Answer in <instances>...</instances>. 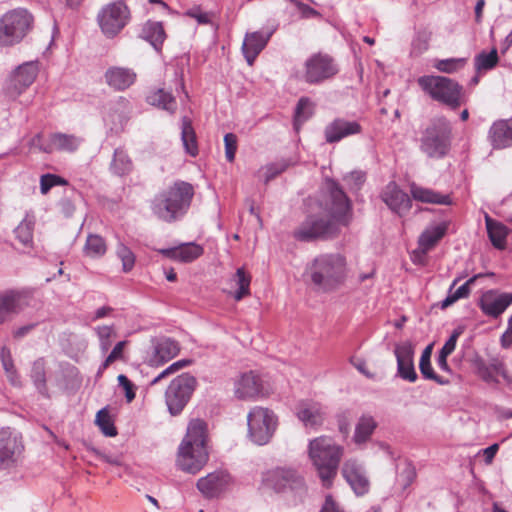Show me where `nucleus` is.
Instances as JSON below:
<instances>
[{
  "label": "nucleus",
  "instance_id": "obj_1",
  "mask_svg": "<svg viewBox=\"0 0 512 512\" xmlns=\"http://www.w3.org/2000/svg\"><path fill=\"white\" fill-rule=\"evenodd\" d=\"M324 214H311L293 231V237L300 242L328 240L340 233L341 226H347L351 219L352 204L338 182L327 178L319 200Z\"/></svg>",
  "mask_w": 512,
  "mask_h": 512
},
{
  "label": "nucleus",
  "instance_id": "obj_2",
  "mask_svg": "<svg viewBox=\"0 0 512 512\" xmlns=\"http://www.w3.org/2000/svg\"><path fill=\"white\" fill-rule=\"evenodd\" d=\"M207 439V423L201 419L191 420L177 451L176 465L180 470L197 474L204 468L209 460Z\"/></svg>",
  "mask_w": 512,
  "mask_h": 512
},
{
  "label": "nucleus",
  "instance_id": "obj_3",
  "mask_svg": "<svg viewBox=\"0 0 512 512\" xmlns=\"http://www.w3.org/2000/svg\"><path fill=\"white\" fill-rule=\"evenodd\" d=\"M305 273L316 291L333 292L347 279V261L340 253L320 254L307 264Z\"/></svg>",
  "mask_w": 512,
  "mask_h": 512
},
{
  "label": "nucleus",
  "instance_id": "obj_4",
  "mask_svg": "<svg viewBox=\"0 0 512 512\" xmlns=\"http://www.w3.org/2000/svg\"><path fill=\"white\" fill-rule=\"evenodd\" d=\"M193 196L194 188L190 183L176 181L154 197L151 203L152 212L166 223L176 222L187 213Z\"/></svg>",
  "mask_w": 512,
  "mask_h": 512
},
{
  "label": "nucleus",
  "instance_id": "obj_5",
  "mask_svg": "<svg viewBox=\"0 0 512 512\" xmlns=\"http://www.w3.org/2000/svg\"><path fill=\"white\" fill-rule=\"evenodd\" d=\"M308 452L322 485L330 488L337 476L344 448L332 438L320 436L309 442Z\"/></svg>",
  "mask_w": 512,
  "mask_h": 512
},
{
  "label": "nucleus",
  "instance_id": "obj_6",
  "mask_svg": "<svg viewBox=\"0 0 512 512\" xmlns=\"http://www.w3.org/2000/svg\"><path fill=\"white\" fill-rule=\"evenodd\" d=\"M451 145V125L443 116L432 119L422 132L420 150L429 158H443Z\"/></svg>",
  "mask_w": 512,
  "mask_h": 512
},
{
  "label": "nucleus",
  "instance_id": "obj_7",
  "mask_svg": "<svg viewBox=\"0 0 512 512\" xmlns=\"http://www.w3.org/2000/svg\"><path fill=\"white\" fill-rule=\"evenodd\" d=\"M420 88L433 100L457 109L461 105L463 87L455 80L438 75H424L417 80Z\"/></svg>",
  "mask_w": 512,
  "mask_h": 512
},
{
  "label": "nucleus",
  "instance_id": "obj_8",
  "mask_svg": "<svg viewBox=\"0 0 512 512\" xmlns=\"http://www.w3.org/2000/svg\"><path fill=\"white\" fill-rule=\"evenodd\" d=\"M33 16L24 8L6 12L0 18V46H13L23 40L32 29Z\"/></svg>",
  "mask_w": 512,
  "mask_h": 512
},
{
  "label": "nucleus",
  "instance_id": "obj_9",
  "mask_svg": "<svg viewBox=\"0 0 512 512\" xmlns=\"http://www.w3.org/2000/svg\"><path fill=\"white\" fill-rule=\"evenodd\" d=\"M247 425L251 441L257 445H265L273 437L278 420L272 410L255 406L247 415Z\"/></svg>",
  "mask_w": 512,
  "mask_h": 512
},
{
  "label": "nucleus",
  "instance_id": "obj_10",
  "mask_svg": "<svg viewBox=\"0 0 512 512\" xmlns=\"http://www.w3.org/2000/svg\"><path fill=\"white\" fill-rule=\"evenodd\" d=\"M196 384V378L189 373H183L171 381L165 392V403L172 416H177L183 411Z\"/></svg>",
  "mask_w": 512,
  "mask_h": 512
},
{
  "label": "nucleus",
  "instance_id": "obj_11",
  "mask_svg": "<svg viewBox=\"0 0 512 512\" xmlns=\"http://www.w3.org/2000/svg\"><path fill=\"white\" fill-rule=\"evenodd\" d=\"M130 10L124 1L118 0L103 6L97 14V22L107 38L119 34L128 24Z\"/></svg>",
  "mask_w": 512,
  "mask_h": 512
},
{
  "label": "nucleus",
  "instance_id": "obj_12",
  "mask_svg": "<svg viewBox=\"0 0 512 512\" xmlns=\"http://www.w3.org/2000/svg\"><path fill=\"white\" fill-rule=\"evenodd\" d=\"M303 78L306 83L318 85L333 78L338 72V65L328 54L316 53L305 61Z\"/></svg>",
  "mask_w": 512,
  "mask_h": 512
},
{
  "label": "nucleus",
  "instance_id": "obj_13",
  "mask_svg": "<svg viewBox=\"0 0 512 512\" xmlns=\"http://www.w3.org/2000/svg\"><path fill=\"white\" fill-rule=\"evenodd\" d=\"M262 486L276 493H282L287 489H302L304 487V480L294 469L278 467L263 473Z\"/></svg>",
  "mask_w": 512,
  "mask_h": 512
},
{
  "label": "nucleus",
  "instance_id": "obj_14",
  "mask_svg": "<svg viewBox=\"0 0 512 512\" xmlns=\"http://www.w3.org/2000/svg\"><path fill=\"white\" fill-rule=\"evenodd\" d=\"M24 446L22 437L9 427L0 430V470L16 466Z\"/></svg>",
  "mask_w": 512,
  "mask_h": 512
},
{
  "label": "nucleus",
  "instance_id": "obj_15",
  "mask_svg": "<svg viewBox=\"0 0 512 512\" xmlns=\"http://www.w3.org/2000/svg\"><path fill=\"white\" fill-rule=\"evenodd\" d=\"M39 72L38 63L29 61L19 65L6 82V92L11 98L22 94L35 81Z\"/></svg>",
  "mask_w": 512,
  "mask_h": 512
},
{
  "label": "nucleus",
  "instance_id": "obj_16",
  "mask_svg": "<svg viewBox=\"0 0 512 512\" xmlns=\"http://www.w3.org/2000/svg\"><path fill=\"white\" fill-rule=\"evenodd\" d=\"M232 484L231 475L225 470H216L197 481V489L205 498H218Z\"/></svg>",
  "mask_w": 512,
  "mask_h": 512
},
{
  "label": "nucleus",
  "instance_id": "obj_17",
  "mask_svg": "<svg viewBox=\"0 0 512 512\" xmlns=\"http://www.w3.org/2000/svg\"><path fill=\"white\" fill-rule=\"evenodd\" d=\"M180 352L179 343L169 337H159L152 340L151 352L147 363L151 367H160L172 360Z\"/></svg>",
  "mask_w": 512,
  "mask_h": 512
},
{
  "label": "nucleus",
  "instance_id": "obj_18",
  "mask_svg": "<svg viewBox=\"0 0 512 512\" xmlns=\"http://www.w3.org/2000/svg\"><path fill=\"white\" fill-rule=\"evenodd\" d=\"M394 355L397 361V376L414 383L418 375L414 366V346L410 341L395 344Z\"/></svg>",
  "mask_w": 512,
  "mask_h": 512
},
{
  "label": "nucleus",
  "instance_id": "obj_19",
  "mask_svg": "<svg viewBox=\"0 0 512 512\" xmlns=\"http://www.w3.org/2000/svg\"><path fill=\"white\" fill-rule=\"evenodd\" d=\"M341 473L357 496L368 493L370 482L364 467L357 460L349 459L345 461Z\"/></svg>",
  "mask_w": 512,
  "mask_h": 512
},
{
  "label": "nucleus",
  "instance_id": "obj_20",
  "mask_svg": "<svg viewBox=\"0 0 512 512\" xmlns=\"http://www.w3.org/2000/svg\"><path fill=\"white\" fill-rule=\"evenodd\" d=\"M381 199L394 214L400 217L405 216L412 206L408 194L395 182H390L385 186L381 192Z\"/></svg>",
  "mask_w": 512,
  "mask_h": 512
},
{
  "label": "nucleus",
  "instance_id": "obj_21",
  "mask_svg": "<svg viewBox=\"0 0 512 512\" xmlns=\"http://www.w3.org/2000/svg\"><path fill=\"white\" fill-rule=\"evenodd\" d=\"M29 300V294L24 291L12 290L0 295V325L24 310Z\"/></svg>",
  "mask_w": 512,
  "mask_h": 512
},
{
  "label": "nucleus",
  "instance_id": "obj_22",
  "mask_svg": "<svg viewBox=\"0 0 512 512\" xmlns=\"http://www.w3.org/2000/svg\"><path fill=\"white\" fill-rule=\"evenodd\" d=\"M234 394L240 400H253L262 395L260 376L253 371L242 373L234 382Z\"/></svg>",
  "mask_w": 512,
  "mask_h": 512
},
{
  "label": "nucleus",
  "instance_id": "obj_23",
  "mask_svg": "<svg viewBox=\"0 0 512 512\" xmlns=\"http://www.w3.org/2000/svg\"><path fill=\"white\" fill-rule=\"evenodd\" d=\"M512 304V293H498L488 290L480 298L479 306L482 312L493 318L500 316Z\"/></svg>",
  "mask_w": 512,
  "mask_h": 512
},
{
  "label": "nucleus",
  "instance_id": "obj_24",
  "mask_svg": "<svg viewBox=\"0 0 512 512\" xmlns=\"http://www.w3.org/2000/svg\"><path fill=\"white\" fill-rule=\"evenodd\" d=\"M296 415L305 428L317 429L323 425L327 412L322 404L306 400L298 404Z\"/></svg>",
  "mask_w": 512,
  "mask_h": 512
},
{
  "label": "nucleus",
  "instance_id": "obj_25",
  "mask_svg": "<svg viewBox=\"0 0 512 512\" xmlns=\"http://www.w3.org/2000/svg\"><path fill=\"white\" fill-rule=\"evenodd\" d=\"M274 31L275 29H270L246 33L242 44V52L250 66L253 65L257 56L266 47Z\"/></svg>",
  "mask_w": 512,
  "mask_h": 512
},
{
  "label": "nucleus",
  "instance_id": "obj_26",
  "mask_svg": "<svg viewBox=\"0 0 512 512\" xmlns=\"http://www.w3.org/2000/svg\"><path fill=\"white\" fill-rule=\"evenodd\" d=\"M362 128L357 121H349L337 118L329 123L324 129V136L327 143H337L343 138L359 134Z\"/></svg>",
  "mask_w": 512,
  "mask_h": 512
},
{
  "label": "nucleus",
  "instance_id": "obj_27",
  "mask_svg": "<svg viewBox=\"0 0 512 512\" xmlns=\"http://www.w3.org/2000/svg\"><path fill=\"white\" fill-rule=\"evenodd\" d=\"M488 139L494 149L512 147V118L495 121L489 129Z\"/></svg>",
  "mask_w": 512,
  "mask_h": 512
},
{
  "label": "nucleus",
  "instance_id": "obj_28",
  "mask_svg": "<svg viewBox=\"0 0 512 512\" xmlns=\"http://www.w3.org/2000/svg\"><path fill=\"white\" fill-rule=\"evenodd\" d=\"M82 142L83 139L78 136L58 132L51 134L48 142L41 145L40 149L46 153L55 150L71 153L76 151Z\"/></svg>",
  "mask_w": 512,
  "mask_h": 512
},
{
  "label": "nucleus",
  "instance_id": "obj_29",
  "mask_svg": "<svg viewBox=\"0 0 512 512\" xmlns=\"http://www.w3.org/2000/svg\"><path fill=\"white\" fill-rule=\"evenodd\" d=\"M158 252L166 258L188 263L199 258L204 250L202 246L194 243H182L179 246L159 249Z\"/></svg>",
  "mask_w": 512,
  "mask_h": 512
},
{
  "label": "nucleus",
  "instance_id": "obj_30",
  "mask_svg": "<svg viewBox=\"0 0 512 512\" xmlns=\"http://www.w3.org/2000/svg\"><path fill=\"white\" fill-rule=\"evenodd\" d=\"M106 83L115 90L123 91L136 80V73L125 67H110L105 72Z\"/></svg>",
  "mask_w": 512,
  "mask_h": 512
},
{
  "label": "nucleus",
  "instance_id": "obj_31",
  "mask_svg": "<svg viewBox=\"0 0 512 512\" xmlns=\"http://www.w3.org/2000/svg\"><path fill=\"white\" fill-rule=\"evenodd\" d=\"M410 192L413 199H415L416 201L439 205L451 204V199L449 195L440 194L432 189L418 186L415 183L411 184Z\"/></svg>",
  "mask_w": 512,
  "mask_h": 512
},
{
  "label": "nucleus",
  "instance_id": "obj_32",
  "mask_svg": "<svg viewBox=\"0 0 512 512\" xmlns=\"http://www.w3.org/2000/svg\"><path fill=\"white\" fill-rule=\"evenodd\" d=\"M484 218L488 237L492 245L497 249H504L506 246L508 228L503 223L492 219L487 213H485Z\"/></svg>",
  "mask_w": 512,
  "mask_h": 512
},
{
  "label": "nucleus",
  "instance_id": "obj_33",
  "mask_svg": "<svg viewBox=\"0 0 512 512\" xmlns=\"http://www.w3.org/2000/svg\"><path fill=\"white\" fill-rule=\"evenodd\" d=\"M141 37L148 41L156 51H160L166 39L162 23L156 21L146 22L142 28Z\"/></svg>",
  "mask_w": 512,
  "mask_h": 512
},
{
  "label": "nucleus",
  "instance_id": "obj_34",
  "mask_svg": "<svg viewBox=\"0 0 512 512\" xmlns=\"http://www.w3.org/2000/svg\"><path fill=\"white\" fill-rule=\"evenodd\" d=\"M447 225L441 223L425 229L419 237L418 243L423 253L431 250L446 233Z\"/></svg>",
  "mask_w": 512,
  "mask_h": 512
},
{
  "label": "nucleus",
  "instance_id": "obj_35",
  "mask_svg": "<svg viewBox=\"0 0 512 512\" xmlns=\"http://www.w3.org/2000/svg\"><path fill=\"white\" fill-rule=\"evenodd\" d=\"M181 141L186 153L193 157L198 154L196 133L190 118L187 116L181 119Z\"/></svg>",
  "mask_w": 512,
  "mask_h": 512
},
{
  "label": "nucleus",
  "instance_id": "obj_36",
  "mask_svg": "<svg viewBox=\"0 0 512 512\" xmlns=\"http://www.w3.org/2000/svg\"><path fill=\"white\" fill-rule=\"evenodd\" d=\"M147 102L152 106H156L169 112L170 114H174L177 109L175 98L170 92H167L164 89L152 91L147 96Z\"/></svg>",
  "mask_w": 512,
  "mask_h": 512
},
{
  "label": "nucleus",
  "instance_id": "obj_37",
  "mask_svg": "<svg viewBox=\"0 0 512 512\" xmlns=\"http://www.w3.org/2000/svg\"><path fill=\"white\" fill-rule=\"evenodd\" d=\"M478 376L487 383H497L498 376L508 379L506 369L501 362H495L490 365L485 364L483 361L477 364Z\"/></svg>",
  "mask_w": 512,
  "mask_h": 512
},
{
  "label": "nucleus",
  "instance_id": "obj_38",
  "mask_svg": "<svg viewBox=\"0 0 512 512\" xmlns=\"http://www.w3.org/2000/svg\"><path fill=\"white\" fill-rule=\"evenodd\" d=\"M433 350V344H429L423 350L420 361H419V369L423 376V378L432 380L440 385H445L448 383V380H445L443 377L436 374L431 365V355Z\"/></svg>",
  "mask_w": 512,
  "mask_h": 512
},
{
  "label": "nucleus",
  "instance_id": "obj_39",
  "mask_svg": "<svg viewBox=\"0 0 512 512\" xmlns=\"http://www.w3.org/2000/svg\"><path fill=\"white\" fill-rule=\"evenodd\" d=\"M377 422L370 415H362L355 427L354 441L357 444L365 443L373 434Z\"/></svg>",
  "mask_w": 512,
  "mask_h": 512
},
{
  "label": "nucleus",
  "instance_id": "obj_40",
  "mask_svg": "<svg viewBox=\"0 0 512 512\" xmlns=\"http://www.w3.org/2000/svg\"><path fill=\"white\" fill-rule=\"evenodd\" d=\"M132 167L133 164L128 154L122 148H116L110 164L111 172L117 176H124L131 172Z\"/></svg>",
  "mask_w": 512,
  "mask_h": 512
},
{
  "label": "nucleus",
  "instance_id": "obj_41",
  "mask_svg": "<svg viewBox=\"0 0 512 512\" xmlns=\"http://www.w3.org/2000/svg\"><path fill=\"white\" fill-rule=\"evenodd\" d=\"M30 376L38 392L43 396L48 397L45 362L42 358L37 359L33 363Z\"/></svg>",
  "mask_w": 512,
  "mask_h": 512
},
{
  "label": "nucleus",
  "instance_id": "obj_42",
  "mask_svg": "<svg viewBox=\"0 0 512 512\" xmlns=\"http://www.w3.org/2000/svg\"><path fill=\"white\" fill-rule=\"evenodd\" d=\"M34 225V217L27 215L14 230L16 238L26 247L33 242Z\"/></svg>",
  "mask_w": 512,
  "mask_h": 512
},
{
  "label": "nucleus",
  "instance_id": "obj_43",
  "mask_svg": "<svg viewBox=\"0 0 512 512\" xmlns=\"http://www.w3.org/2000/svg\"><path fill=\"white\" fill-rule=\"evenodd\" d=\"M293 164L294 162L290 159H281L274 163L265 165L260 169L259 172L262 173L263 181L265 184H267L278 175L286 171Z\"/></svg>",
  "mask_w": 512,
  "mask_h": 512
},
{
  "label": "nucleus",
  "instance_id": "obj_44",
  "mask_svg": "<svg viewBox=\"0 0 512 512\" xmlns=\"http://www.w3.org/2000/svg\"><path fill=\"white\" fill-rule=\"evenodd\" d=\"M499 62L497 50L493 48L490 52L482 51L474 58V66L477 72L493 69Z\"/></svg>",
  "mask_w": 512,
  "mask_h": 512
},
{
  "label": "nucleus",
  "instance_id": "obj_45",
  "mask_svg": "<svg viewBox=\"0 0 512 512\" xmlns=\"http://www.w3.org/2000/svg\"><path fill=\"white\" fill-rule=\"evenodd\" d=\"M432 32L426 28L419 29L411 43V55L420 56L429 48Z\"/></svg>",
  "mask_w": 512,
  "mask_h": 512
},
{
  "label": "nucleus",
  "instance_id": "obj_46",
  "mask_svg": "<svg viewBox=\"0 0 512 512\" xmlns=\"http://www.w3.org/2000/svg\"><path fill=\"white\" fill-rule=\"evenodd\" d=\"M84 254L91 258H97L105 254L106 244L104 239L99 235L90 234L84 245Z\"/></svg>",
  "mask_w": 512,
  "mask_h": 512
},
{
  "label": "nucleus",
  "instance_id": "obj_47",
  "mask_svg": "<svg viewBox=\"0 0 512 512\" xmlns=\"http://www.w3.org/2000/svg\"><path fill=\"white\" fill-rule=\"evenodd\" d=\"M459 280L460 277L454 279V281L452 282L447 297L441 301L440 307L442 309H446L447 307L451 306L458 300L467 298L470 295V289L465 284L461 285L455 291H453V288L455 287Z\"/></svg>",
  "mask_w": 512,
  "mask_h": 512
},
{
  "label": "nucleus",
  "instance_id": "obj_48",
  "mask_svg": "<svg viewBox=\"0 0 512 512\" xmlns=\"http://www.w3.org/2000/svg\"><path fill=\"white\" fill-rule=\"evenodd\" d=\"M233 281L238 286V289L234 294V298L239 301L250 293L249 287L251 278L245 272L244 268H238L234 275Z\"/></svg>",
  "mask_w": 512,
  "mask_h": 512
},
{
  "label": "nucleus",
  "instance_id": "obj_49",
  "mask_svg": "<svg viewBox=\"0 0 512 512\" xmlns=\"http://www.w3.org/2000/svg\"><path fill=\"white\" fill-rule=\"evenodd\" d=\"M313 113V104L308 97H301L296 105L294 113V125L307 121Z\"/></svg>",
  "mask_w": 512,
  "mask_h": 512
},
{
  "label": "nucleus",
  "instance_id": "obj_50",
  "mask_svg": "<svg viewBox=\"0 0 512 512\" xmlns=\"http://www.w3.org/2000/svg\"><path fill=\"white\" fill-rule=\"evenodd\" d=\"M116 255L121 260L123 272L128 273L134 268L135 254L126 245L119 243L116 248Z\"/></svg>",
  "mask_w": 512,
  "mask_h": 512
},
{
  "label": "nucleus",
  "instance_id": "obj_51",
  "mask_svg": "<svg viewBox=\"0 0 512 512\" xmlns=\"http://www.w3.org/2000/svg\"><path fill=\"white\" fill-rule=\"evenodd\" d=\"M96 424L105 436L114 437L117 435V429L106 409H101L97 412Z\"/></svg>",
  "mask_w": 512,
  "mask_h": 512
},
{
  "label": "nucleus",
  "instance_id": "obj_52",
  "mask_svg": "<svg viewBox=\"0 0 512 512\" xmlns=\"http://www.w3.org/2000/svg\"><path fill=\"white\" fill-rule=\"evenodd\" d=\"M98 339L100 349L103 353H106L112 345V340L116 336V332L113 326H97L94 328Z\"/></svg>",
  "mask_w": 512,
  "mask_h": 512
},
{
  "label": "nucleus",
  "instance_id": "obj_53",
  "mask_svg": "<svg viewBox=\"0 0 512 512\" xmlns=\"http://www.w3.org/2000/svg\"><path fill=\"white\" fill-rule=\"evenodd\" d=\"M466 63V58H448L437 60L434 67L442 73L451 74L462 69Z\"/></svg>",
  "mask_w": 512,
  "mask_h": 512
},
{
  "label": "nucleus",
  "instance_id": "obj_54",
  "mask_svg": "<svg viewBox=\"0 0 512 512\" xmlns=\"http://www.w3.org/2000/svg\"><path fill=\"white\" fill-rule=\"evenodd\" d=\"M0 358H1L2 366H3V368H4L5 372H6L9 380L13 384H16L17 372H16V369H15V366H14V362H13V359H12V355H11L10 349L7 348L6 346H3L1 348Z\"/></svg>",
  "mask_w": 512,
  "mask_h": 512
},
{
  "label": "nucleus",
  "instance_id": "obj_55",
  "mask_svg": "<svg viewBox=\"0 0 512 512\" xmlns=\"http://www.w3.org/2000/svg\"><path fill=\"white\" fill-rule=\"evenodd\" d=\"M125 345H126V341H120L113 347L110 354L106 357L104 362L100 365V367L97 371V377H100L102 375V373L109 367V365L111 363L122 358Z\"/></svg>",
  "mask_w": 512,
  "mask_h": 512
},
{
  "label": "nucleus",
  "instance_id": "obj_56",
  "mask_svg": "<svg viewBox=\"0 0 512 512\" xmlns=\"http://www.w3.org/2000/svg\"><path fill=\"white\" fill-rule=\"evenodd\" d=\"M191 363L190 360L188 359H181V360H178L174 363H172L170 366H168L167 368H165L162 372H160L152 381H151V385H155L156 383H158L159 381H161L162 379L172 375V374H175L176 372H178L179 370H181L182 368L188 366L189 364Z\"/></svg>",
  "mask_w": 512,
  "mask_h": 512
},
{
  "label": "nucleus",
  "instance_id": "obj_57",
  "mask_svg": "<svg viewBox=\"0 0 512 512\" xmlns=\"http://www.w3.org/2000/svg\"><path fill=\"white\" fill-rule=\"evenodd\" d=\"M67 181L62 177L55 174H45L40 178V191L42 194H47L49 190L57 185H65Z\"/></svg>",
  "mask_w": 512,
  "mask_h": 512
},
{
  "label": "nucleus",
  "instance_id": "obj_58",
  "mask_svg": "<svg viewBox=\"0 0 512 512\" xmlns=\"http://www.w3.org/2000/svg\"><path fill=\"white\" fill-rule=\"evenodd\" d=\"M225 157L228 162H233L237 150V137L233 133H227L224 136Z\"/></svg>",
  "mask_w": 512,
  "mask_h": 512
},
{
  "label": "nucleus",
  "instance_id": "obj_59",
  "mask_svg": "<svg viewBox=\"0 0 512 512\" xmlns=\"http://www.w3.org/2000/svg\"><path fill=\"white\" fill-rule=\"evenodd\" d=\"M350 189H359L365 181V174L360 171H354L344 177Z\"/></svg>",
  "mask_w": 512,
  "mask_h": 512
},
{
  "label": "nucleus",
  "instance_id": "obj_60",
  "mask_svg": "<svg viewBox=\"0 0 512 512\" xmlns=\"http://www.w3.org/2000/svg\"><path fill=\"white\" fill-rule=\"evenodd\" d=\"M119 386H121L125 390V396L128 402H131L136 394L133 390V384L131 381L123 374H120L117 378Z\"/></svg>",
  "mask_w": 512,
  "mask_h": 512
},
{
  "label": "nucleus",
  "instance_id": "obj_61",
  "mask_svg": "<svg viewBox=\"0 0 512 512\" xmlns=\"http://www.w3.org/2000/svg\"><path fill=\"white\" fill-rule=\"evenodd\" d=\"M460 334V331L454 330L439 352L444 353L446 355L452 354V352L456 348L457 339L460 336Z\"/></svg>",
  "mask_w": 512,
  "mask_h": 512
},
{
  "label": "nucleus",
  "instance_id": "obj_62",
  "mask_svg": "<svg viewBox=\"0 0 512 512\" xmlns=\"http://www.w3.org/2000/svg\"><path fill=\"white\" fill-rule=\"evenodd\" d=\"M319 512H342L331 495H327L325 502Z\"/></svg>",
  "mask_w": 512,
  "mask_h": 512
},
{
  "label": "nucleus",
  "instance_id": "obj_63",
  "mask_svg": "<svg viewBox=\"0 0 512 512\" xmlns=\"http://www.w3.org/2000/svg\"><path fill=\"white\" fill-rule=\"evenodd\" d=\"M499 449V445L498 444H492L490 445L489 447L485 448L483 450V456L485 458V461L487 463H490L493 458L495 457L497 451Z\"/></svg>",
  "mask_w": 512,
  "mask_h": 512
},
{
  "label": "nucleus",
  "instance_id": "obj_64",
  "mask_svg": "<svg viewBox=\"0 0 512 512\" xmlns=\"http://www.w3.org/2000/svg\"><path fill=\"white\" fill-rule=\"evenodd\" d=\"M503 347H509L512 344V316L509 319V327L501 337Z\"/></svg>",
  "mask_w": 512,
  "mask_h": 512
}]
</instances>
